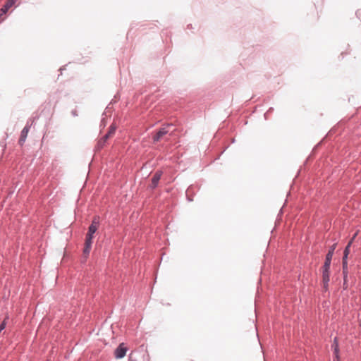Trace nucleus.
Here are the masks:
<instances>
[{
  "label": "nucleus",
  "instance_id": "7",
  "mask_svg": "<svg viewBox=\"0 0 361 361\" xmlns=\"http://www.w3.org/2000/svg\"><path fill=\"white\" fill-rule=\"evenodd\" d=\"M99 217L94 216L92 221L91 225L89 226L87 233H92L94 235V233L97 231V230L99 227Z\"/></svg>",
  "mask_w": 361,
  "mask_h": 361
},
{
  "label": "nucleus",
  "instance_id": "11",
  "mask_svg": "<svg viewBox=\"0 0 361 361\" xmlns=\"http://www.w3.org/2000/svg\"><path fill=\"white\" fill-rule=\"evenodd\" d=\"M348 258L343 257L342 264H343V272L344 274V280L345 281L346 278V273L348 269V262H347Z\"/></svg>",
  "mask_w": 361,
  "mask_h": 361
},
{
  "label": "nucleus",
  "instance_id": "17",
  "mask_svg": "<svg viewBox=\"0 0 361 361\" xmlns=\"http://www.w3.org/2000/svg\"><path fill=\"white\" fill-rule=\"evenodd\" d=\"M22 136L23 135H21L20 137L19 138V142H20L22 140Z\"/></svg>",
  "mask_w": 361,
  "mask_h": 361
},
{
  "label": "nucleus",
  "instance_id": "4",
  "mask_svg": "<svg viewBox=\"0 0 361 361\" xmlns=\"http://www.w3.org/2000/svg\"><path fill=\"white\" fill-rule=\"evenodd\" d=\"M128 349L123 343H121L118 347L115 350L114 355L116 359L123 358L127 352Z\"/></svg>",
  "mask_w": 361,
  "mask_h": 361
},
{
  "label": "nucleus",
  "instance_id": "16",
  "mask_svg": "<svg viewBox=\"0 0 361 361\" xmlns=\"http://www.w3.org/2000/svg\"><path fill=\"white\" fill-rule=\"evenodd\" d=\"M360 13H361V11H358L357 12V15L360 16Z\"/></svg>",
  "mask_w": 361,
  "mask_h": 361
},
{
  "label": "nucleus",
  "instance_id": "13",
  "mask_svg": "<svg viewBox=\"0 0 361 361\" xmlns=\"http://www.w3.org/2000/svg\"><path fill=\"white\" fill-rule=\"evenodd\" d=\"M6 327V322L4 321L0 325V332L3 331Z\"/></svg>",
  "mask_w": 361,
  "mask_h": 361
},
{
  "label": "nucleus",
  "instance_id": "8",
  "mask_svg": "<svg viewBox=\"0 0 361 361\" xmlns=\"http://www.w3.org/2000/svg\"><path fill=\"white\" fill-rule=\"evenodd\" d=\"M162 172L160 171H157L153 176L152 178V183L150 185V187L152 188H154L157 186L158 183L161 177Z\"/></svg>",
  "mask_w": 361,
  "mask_h": 361
},
{
  "label": "nucleus",
  "instance_id": "9",
  "mask_svg": "<svg viewBox=\"0 0 361 361\" xmlns=\"http://www.w3.org/2000/svg\"><path fill=\"white\" fill-rule=\"evenodd\" d=\"M116 126L112 124L109 127V130L107 134H106L104 137L102 138L103 142H105L107 139H109L110 137H111L116 132ZM102 142V140L100 141Z\"/></svg>",
  "mask_w": 361,
  "mask_h": 361
},
{
  "label": "nucleus",
  "instance_id": "2",
  "mask_svg": "<svg viewBox=\"0 0 361 361\" xmlns=\"http://www.w3.org/2000/svg\"><path fill=\"white\" fill-rule=\"evenodd\" d=\"M171 127V125L168 124L166 126H164L154 136H153V140L154 142H159L165 135L169 133V128Z\"/></svg>",
  "mask_w": 361,
  "mask_h": 361
},
{
  "label": "nucleus",
  "instance_id": "14",
  "mask_svg": "<svg viewBox=\"0 0 361 361\" xmlns=\"http://www.w3.org/2000/svg\"><path fill=\"white\" fill-rule=\"evenodd\" d=\"M334 355V361H340L339 354H335Z\"/></svg>",
  "mask_w": 361,
  "mask_h": 361
},
{
  "label": "nucleus",
  "instance_id": "10",
  "mask_svg": "<svg viewBox=\"0 0 361 361\" xmlns=\"http://www.w3.org/2000/svg\"><path fill=\"white\" fill-rule=\"evenodd\" d=\"M332 348L334 349V353L335 354H339V347H338V338H335L334 339V342L332 344Z\"/></svg>",
  "mask_w": 361,
  "mask_h": 361
},
{
  "label": "nucleus",
  "instance_id": "18",
  "mask_svg": "<svg viewBox=\"0 0 361 361\" xmlns=\"http://www.w3.org/2000/svg\"><path fill=\"white\" fill-rule=\"evenodd\" d=\"M130 361H132V360H130Z\"/></svg>",
  "mask_w": 361,
  "mask_h": 361
},
{
  "label": "nucleus",
  "instance_id": "3",
  "mask_svg": "<svg viewBox=\"0 0 361 361\" xmlns=\"http://www.w3.org/2000/svg\"><path fill=\"white\" fill-rule=\"evenodd\" d=\"M93 234L87 233L86 236V240L85 243V247L83 250V255L85 257L88 256L90 254L91 246L92 243Z\"/></svg>",
  "mask_w": 361,
  "mask_h": 361
},
{
  "label": "nucleus",
  "instance_id": "15",
  "mask_svg": "<svg viewBox=\"0 0 361 361\" xmlns=\"http://www.w3.org/2000/svg\"><path fill=\"white\" fill-rule=\"evenodd\" d=\"M356 235H357V233L354 234V235L353 236L352 239L350 240H352V242L355 240Z\"/></svg>",
  "mask_w": 361,
  "mask_h": 361
},
{
  "label": "nucleus",
  "instance_id": "12",
  "mask_svg": "<svg viewBox=\"0 0 361 361\" xmlns=\"http://www.w3.org/2000/svg\"><path fill=\"white\" fill-rule=\"evenodd\" d=\"M352 244V240H350L349 243H348L347 246L345 247V250H344V255H343V257L344 258H348V255H349L350 253V247Z\"/></svg>",
  "mask_w": 361,
  "mask_h": 361
},
{
  "label": "nucleus",
  "instance_id": "5",
  "mask_svg": "<svg viewBox=\"0 0 361 361\" xmlns=\"http://www.w3.org/2000/svg\"><path fill=\"white\" fill-rule=\"evenodd\" d=\"M15 4V1L14 0H8L5 5L1 8L0 10V22L1 21H3L5 18L3 17L4 15H5L7 11H8V9L10 8H11Z\"/></svg>",
  "mask_w": 361,
  "mask_h": 361
},
{
  "label": "nucleus",
  "instance_id": "6",
  "mask_svg": "<svg viewBox=\"0 0 361 361\" xmlns=\"http://www.w3.org/2000/svg\"><path fill=\"white\" fill-rule=\"evenodd\" d=\"M336 247V243H334L331 247L330 250H329V252L326 256V259H325V262L324 264V265H325V267H330L331 259H332Z\"/></svg>",
  "mask_w": 361,
  "mask_h": 361
},
{
  "label": "nucleus",
  "instance_id": "1",
  "mask_svg": "<svg viewBox=\"0 0 361 361\" xmlns=\"http://www.w3.org/2000/svg\"><path fill=\"white\" fill-rule=\"evenodd\" d=\"M329 269L330 267L323 266L322 270V282L323 288L325 291L328 290L329 281Z\"/></svg>",
  "mask_w": 361,
  "mask_h": 361
}]
</instances>
